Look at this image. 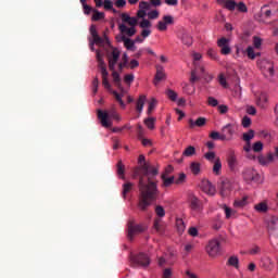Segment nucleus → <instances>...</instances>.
<instances>
[{
    "mask_svg": "<svg viewBox=\"0 0 278 278\" xmlns=\"http://www.w3.org/2000/svg\"><path fill=\"white\" fill-rule=\"evenodd\" d=\"M180 39L182 45H186L187 47H190L192 45V36L187 31H182Z\"/></svg>",
    "mask_w": 278,
    "mask_h": 278,
    "instance_id": "25",
    "label": "nucleus"
},
{
    "mask_svg": "<svg viewBox=\"0 0 278 278\" xmlns=\"http://www.w3.org/2000/svg\"><path fill=\"white\" fill-rule=\"evenodd\" d=\"M154 229H155L156 231H159V232L162 231V219L156 218V219L154 220Z\"/></svg>",
    "mask_w": 278,
    "mask_h": 278,
    "instance_id": "61",
    "label": "nucleus"
},
{
    "mask_svg": "<svg viewBox=\"0 0 278 278\" xmlns=\"http://www.w3.org/2000/svg\"><path fill=\"white\" fill-rule=\"evenodd\" d=\"M139 166L135 170V177H138L139 203L138 207L141 212H147L150 205L157 199V169L155 166L146 162L144 155H139Z\"/></svg>",
    "mask_w": 278,
    "mask_h": 278,
    "instance_id": "1",
    "label": "nucleus"
},
{
    "mask_svg": "<svg viewBox=\"0 0 278 278\" xmlns=\"http://www.w3.org/2000/svg\"><path fill=\"white\" fill-rule=\"evenodd\" d=\"M151 264V257L144 252H140L139 254L130 255V265L132 268H148Z\"/></svg>",
    "mask_w": 278,
    "mask_h": 278,
    "instance_id": "2",
    "label": "nucleus"
},
{
    "mask_svg": "<svg viewBox=\"0 0 278 278\" xmlns=\"http://www.w3.org/2000/svg\"><path fill=\"white\" fill-rule=\"evenodd\" d=\"M162 179H163V186L165 188H168L169 186H173V184H175V177H166V175H162Z\"/></svg>",
    "mask_w": 278,
    "mask_h": 278,
    "instance_id": "32",
    "label": "nucleus"
},
{
    "mask_svg": "<svg viewBox=\"0 0 278 278\" xmlns=\"http://www.w3.org/2000/svg\"><path fill=\"white\" fill-rule=\"evenodd\" d=\"M217 3L219 5H224L226 10H229V12H233L236 10L238 3H236V0H217Z\"/></svg>",
    "mask_w": 278,
    "mask_h": 278,
    "instance_id": "15",
    "label": "nucleus"
},
{
    "mask_svg": "<svg viewBox=\"0 0 278 278\" xmlns=\"http://www.w3.org/2000/svg\"><path fill=\"white\" fill-rule=\"evenodd\" d=\"M98 118L101 121L102 127H112V122L109 118H114V121L121 122V115L116 113V111L111 110L109 113L108 111L98 110Z\"/></svg>",
    "mask_w": 278,
    "mask_h": 278,
    "instance_id": "3",
    "label": "nucleus"
},
{
    "mask_svg": "<svg viewBox=\"0 0 278 278\" xmlns=\"http://www.w3.org/2000/svg\"><path fill=\"white\" fill-rule=\"evenodd\" d=\"M144 125L148 129H155V117H148L144 119Z\"/></svg>",
    "mask_w": 278,
    "mask_h": 278,
    "instance_id": "37",
    "label": "nucleus"
},
{
    "mask_svg": "<svg viewBox=\"0 0 278 278\" xmlns=\"http://www.w3.org/2000/svg\"><path fill=\"white\" fill-rule=\"evenodd\" d=\"M205 123H207V119L205 117H199L197 122H193V119H189V127L190 129H194V127H204Z\"/></svg>",
    "mask_w": 278,
    "mask_h": 278,
    "instance_id": "20",
    "label": "nucleus"
},
{
    "mask_svg": "<svg viewBox=\"0 0 278 278\" xmlns=\"http://www.w3.org/2000/svg\"><path fill=\"white\" fill-rule=\"evenodd\" d=\"M236 8L238 12H242V13L249 12V8H247V4H244V2H239Z\"/></svg>",
    "mask_w": 278,
    "mask_h": 278,
    "instance_id": "46",
    "label": "nucleus"
},
{
    "mask_svg": "<svg viewBox=\"0 0 278 278\" xmlns=\"http://www.w3.org/2000/svg\"><path fill=\"white\" fill-rule=\"evenodd\" d=\"M256 212L265 213L268 212V205L265 202H261L254 206Z\"/></svg>",
    "mask_w": 278,
    "mask_h": 278,
    "instance_id": "35",
    "label": "nucleus"
},
{
    "mask_svg": "<svg viewBox=\"0 0 278 278\" xmlns=\"http://www.w3.org/2000/svg\"><path fill=\"white\" fill-rule=\"evenodd\" d=\"M118 29L122 34H127L129 37L136 36V27L131 26L130 28L127 27L125 24H121Z\"/></svg>",
    "mask_w": 278,
    "mask_h": 278,
    "instance_id": "18",
    "label": "nucleus"
},
{
    "mask_svg": "<svg viewBox=\"0 0 278 278\" xmlns=\"http://www.w3.org/2000/svg\"><path fill=\"white\" fill-rule=\"evenodd\" d=\"M266 103H268V94H266L265 92L256 94V105H258V108H262V110H264V108H266Z\"/></svg>",
    "mask_w": 278,
    "mask_h": 278,
    "instance_id": "16",
    "label": "nucleus"
},
{
    "mask_svg": "<svg viewBox=\"0 0 278 278\" xmlns=\"http://www.w3.org/2000/svg\"><path fill=\"white\" fill-rule=\"evenodd\" d=\"M253 138H255V130L253 129H250L248 132H244L242 136V140H244V142H251Z\"/></svg>",
    "mask_w": 278,
    "mask_h": 278,
    "instance_id": "30",
    "label": "nucleus"
},
{
    "mask_svg": "<svg viewBox=\"0 0 278 278\" xmlns=\"http://www.w3.org/2000/svg\"><path fill=\"white\" fill-rule=\"evenodd\" d=\"M222 169H223V163H220V159H216L213 165V173L215 175H220Z\"/></svg>",
    "mask_w": 278,
    "mask_h": 278,
    "instance_id": "29",
    "label": "nucleus"
},
{
    "mask_svg": "<svg viewBox=\"0 0 278 278\" xmlns=\"http://www.w3.org/2000/svg\"><path fill=\"white\" fill-rule=\"evenodd\" d=\"M134 188V184L126 182L123 185V198L126 199L127 194L131 192V189Z\"/></svg>",
    "mask_w": 278,
    "mask_h": 278,
    "instance_id": "33",
    "label": "nucleus"
},
{
    "mask_svg": "<svg viewBox=\"0 0 278 278\" xmlns=\"http://www.w3.org/2000/svg\"><path fill=\"white\" fill-rule=\"evenodd\" d=\"M190 170L193 175H199L201 173V163L192 162L190 164Z\"/></svg>",
    "mask_w": 278,
    "mask_h": 278,
    "instance_id": "31",
    "label": "nucleus"
},
{
    "mask_svg": "<svg viewBox=\"0 0 278 278\" xmlns=\"http://www.w3.org/2000/svg\"><path fill=\"white\" fill-rule=\"evenodd\" d=\"M186 181V174H179V177L175 180V184L179 186L180 184H184Z\"/></svg>",
    "mask_w": 278,
    "mask_h": 278,
    "instance_id": "62",
    "label": "nucleus"
},
{
    "mask_svg": "<svg viewBox=\"0 0 278 278\" xmlns=\"http://www.w3.org/2000/svg\"><path fill=\"white\" fill-rule=\"evenodd\" d=\"M241 125H242V127H244V129H248V127H251V117L245 115L242 118Z\"/></svg>",
    "mask_w": 278,
    "mask_h": 278,
    "instance_id": "47",
    "label": "nucleus"
},
{
    "mask_svg": "<svg viewBox=\"0 0 278 278\" xmlns=\"http://www.w3.org/2000/svg\"><path fill=\"white\" fill-rule=\"evenodd\" d=\"M103 42H105V39L101 38L99 35L93 37L94 45H99V47H103Z\"/></svg>",
    "mask_w": 278,
    "mask_h": 278,
    "instance_id": "59",
    "label": "nucleus"
},
{
    "mask_svg": "<svg viewBox=\"0 0 278 278\" xmlns=\"http://www.w3.org/2000/svg\"><path fill=\"white\" fill-rule=\"evenodd\" d=\"M134 79H135L134 74H127V75H125V77H124V81H125L126 84H131V81H134Z\"/></svg>",
    "mask_w": 278,
    "mask_h": 278,
    "instance_id": "64",
    "label": "nucleus"
},
{
    "mask_svg": "<svg viewBox=\"0 0 278 278\" xmlns=\"http://www.w3.org/2000/svg\"><path fill=\"white\" fill-rule=\"evenodd\" d=\"M232 190V185H231V180H229L228 178L222 180L220 185H219V194L222 197H229V193Z\"/></svg>",
    "mask_w": 278,
    "mask_h": 278,
    "instance_id": "10",
    "label": "nucleus"
},
{
    "mask_svg": "<svg viewBox=\"0 0 278 278\" xmlns=\"http://www.w3.org/2000/svg\"><path fill=\"white\" fill-rule=\"evenodd\" d=\"M252 151H254V153H262V151H264V143H262V141H256L252 146Z\"/></svg>",
    "mask_w": 278,
    "mask_h": 278,
    "instance_id": "34",
    "label": "nucleus"
},
{
    "mask_svg": "<svg viewBox=\"0 0 278 278\" xmlns=\"http://www.w3.org/2000/svg\"><path fill=\"white\" fill-rule=\"evenodd\" d=\"M205 253L208 257H218L220 255V241L211 239L205 245Z\"/></svg>",
    "mask_w": 278,
    "mask_h": 278,
    "instance_id": "4",
    "label": "nucleus"
},
{
    "mask_svg": "<svg viewBox=\"0 0 278 278\" xmlns=\"http://www.w3.org/2000/svg\"><path fill=\"white\" fill-rule=\"evenodd\" d=\"M224 212L226 215V218H231V216H236V211H233L231 207L224 205Z\"/></svg>",
    "mask_w": 278,
    "mask_h": 278,
    "instance_id": "41",
    "label": "nucleus"
},
{
    "mask_svg": "<svg viewBox=\"0 0 278 278\" xmlns=\"http://www.w3.org/2000/svg\"><path fill=\"white\" fill-rule=\"evenodd\" d=\"M103 5L104 10H112V8H114V3L112 2V0H104Z\"/></svg>",
    "mask_w": 278,
    "mask_h": 278,
    "instance_id": "63",
    "label": "nucleus"
},
{
    "mask_svg": "<svg viewBox=\"0 0 278 278\" xmlns=\"http://www.w3.org/2000/svg\"><path fill=\"white\" fill-rule=\"evenodd\" d=\"M274 160H275V155H273V153H269L267 156H264V155L258 156V163L262 166H266L270 164V162H273Z\"/></svg>",
    "mask_w": 278,
    "mask_h": 278,
    "instance_id": "22",
    "label": "nucleus"
},
{
    "mask_svg": "<svg viewBox=\"0 0 278 278\" xmlns=\"http://www.w3.org/2000/svg\"><path fill=\"white\" fill-rule=\"evenodd\" d=\"M218 81H219L220 86H223V88H229V85L227 84V79L225 78L224 74H220L218 76Z\"/></svg>",
    "mask_w": 278,
    "mask_h": 278,
    "instance_id": "50",
    "label": "nucleus"
},
{
    "mask_svg": "<svg viewBox=\"0 0 278 278\" xmlns=\"http://www.w3.org/2000/svg\"><path fill=\"white\" fill-rule=\"evenodd\" d=\"M189 207L192 210V212H197L198 214H201L203 212V202L200 201L197 195H190L189 197Z\"/></svg>",
    "mask_w": 278,
    "mask_h": 278,
    "instance_id": "7",
    "label": "nucleus"
},
{
    "mask_svg": "<svg viewBox=\"0 0 278 278\" xmlns=\"http://www.w3.org/2000/svg\"><path fill=\"white\" fill-rule=\"evenodd\" d=\"M117 175H125V165H123V161H118L117 163Z\"/></svg>",
    "mask_w": 278,
    "mask_h": 278,
    "instance_id": "51",
    "label": "nucleus"
},
{
    "mask_svg": "<svg viewBox=\"0 0 278 278\" xmlns=\"http://www.w3.org/2000/svg\"><path fill=\"white\" fill-rule=\"evenodd\" d=\"M118 60H121V51L116 48L112 50L110 54H108L109 68L110 71H115L116 64H118Z\"/></svg>",
    "mask_w": 278,
    "mask_h": 278,
    "instance_id": "6",
    "label": "nucleus"
},
{
    "mask_svg": "<svg viewBox=\"0 0 278 278\" xmlns=\"http://www.w3.org/2000/svg\"><path fill=\"white\" fill-rule=\"evenodd\" d=\"M244 181L247 184H257L260 181V173L253 167H248L242 173Z\"/></svg>",
    "mask_w": 278,
    "mask_h": 278,
    "instance_id": "5",
    "label": "nucleus"
},
{
    "mask_svg": "<svg viewBox=\"0 0 278 278\" xmlns=\"http://www.w3.org/2000/svg\"><path fill=\"white\" fill-rule=\"evenodd\" d=\"M155 214H156V216H159V218H164V216H166V211L164 210V206L156 205L155 206Z\"/></svg>",
    "mask_w": 278,
    "mask_h": 278,
    "instance_id": "38",
    "label": "nucleus"
},
{
    "mask_svg": "<svg viewBox=\"0 0 278 278\" xmlns=\"http://www.w3.org/2000/svg\"><path fill=\"white\" fill-rule=\"evenodd\" d=\"M147 229L142 225H134V223L128 224V239L134 240L135 236H138V233H142Z\"/></svg>",
    "mask_w": 278,
    "mask_h": 278,
    "instance_id": "8",
    "label": "nucleus"
},
{
    "mask_svg": "<svg viewBox=\"0 0 278 278\" xmlns=\"http://www.w3.org/2000/svg\"><path fill=\"white\" fill-rule=\"evenodd\" d=\"M163 21L165 23V25H173L175 23V18L173 17V15H165L163 16Z\"/></svg>",
    "mask_w": 278,
    "mask_h": 278,
    "instance_id": "48",
    "label": "nucleus"
},
{
    "mask_svg": "<svg viewBox=\"0 0 278 278\" xmlns=\"http://www.w3.org/2000/svg\"><path fill=\"white\" fill-rule=\"evenodd\" d=\"M201 188L205 194H210L213 197V194H216V188L212 186V182L210 180H203L201 182Z\"/></svg>",
    "mask_w": 278,
    "mask_h": 278,
    "instance_id": "14",
    "label": "nucleus"
},
{
    "mask_svg": "<svg viewBox=\"0 0 278 278\" xmlns=\"http://www.w3.org/2000/svg\"><path fill=\"white\" fill-rule=\"evenodd\" d=\"M266 224H267L268 231H275L278 225V217L270 216L269 218L266 219Z\"/></svg>",
    "mask_w": 278,
    "mask_h": 278,
    "instance_id": "19",
    "label": "nucleus"
},
{
    "mask_svg": "<svg viewBox=\"0 0 278 278\" xmlns=\"http://www.w3.org/2000/svg\"><path fill=\"white\" fill-rule=\"evenodd\" d=\"M144 103H147V96L142 94L137 100L136 110L139 114H142V110H144Z\"/></svg>",
    "mask_w": 278,
    "mask_h": 278,
    "instance_id": "23",
    "label": "nucleus"
},
{
    "mask_svg": "<svg viewBox=\"0 0 278 278\" xmlns=\"http://www.w3.org/2000/svg\"><path fill=\"white\" fill-rule=\"evenodd\" d=\"M210 138L212 140H223V134L218 132V131H212L210 134Z\"/></svg>",
    "mask_w": 278,
    "mask_h": 278,
    "instance_id": "49",
    "label": "nucleus"
},
{
    "mask_svg": "<svg viewBox=\"0 0 278 278\" xmlns=\"http://www.w3.org/2000/svg\"><path fill=\"white\" fill-rule=\"evenodd\" d=\"M235 207H244L247 205V199L237 200L233 203Z\"/></svg>",
    "mask_w": 278,
    "mask_h": 278,
    "instance_id": "58",
    "label": "nucleus"
},
{
    "mask_svg": "<svg viewBox=\"0 0 278 278\" xmlns=\"http://www.w3.org/2000/svg\"><path fill=\"white\" fill-rule=\"evenodd\" d=\"M273 17V10L268 9V5H264L261 9V18L268 21V18Z\"/></svg>",
    "mask_w": 278,
    "mask_h": 278,
    "instance_id": "24",
    "label": "nucleus"
},
{
    "mask_svg": "<svg viewBox=\"0 0 278 278\" xmlns=\"http://www.w3.org/2000/svg\"><path fill=\"white\" fill-rule=\"evenodd\" d=\"M113 97H115V99L119 103L121 108H125V102L123 101V97L121 96V93L113 91Z\"/></svg>",
    "mask_w": 278,
    "mask_h": 278,
    "instance_id": "44",
    "label": "nucleus"
},
{
    "mask_svg": "<svg viewBox=\"0 0 278 278\" xmlns=\"http://www.w3.org/2000/svg\"><path fill=\"white\" fill-rule=\"evenodd\" d=\"M129 62V58L127 54L123 55V62L118 64V71L122 73L123 68H126L127 63Z\"/></svg>",
    "mask_w": 278,
    "mask_h": 278,
    "instance_id": "43",
    "label": "nucleus"
},
{
    "mask_svg": "<svg viewBox=\"0 0 278 278\" xmlns=\"http://www.w3.org/2000/svg\"><path fill=\"white\" fill-rule=\"evenodd\" d=\"M260 251H262V249L260 248V245H254L253 248H251L249 250V254L250 255H257L260 254Z\"/></svg>",
    "mask_w": 278,
    "mask_h": 278,
    "instance_id": "55",
    "label": "nucleus"
},
{
    "mask_svg": "<svg viewBox=\"0 0 278 278\" xmlns=\"http://www.w3.org/2000/svg\"><path fill=\"white\" fill-rule=\"evenodd\" d=\"M102 18H105V13L94 10L92 21H101Z\"/></svg>",
    "mask_w": 278,
    "mask_h": 278,
    "instance_id": "42",
    "label": "nucleus"
},
{
    "mask_svg": "<svg viewBox=\"0 0 278 278\" xmlns=\"http://www.w3.org/2000/svg\"><path fill=\"white\" fill-rule=\"evenodd\" d=\"M227 265L232 266L233 268H236V270H238L240 268V260L238 258V256H230L227 261Z\"/></svg>",
    "mask_w": 278,
    "mask_h": 278,
    "instance_id": "27",
    "label": "nucleus"
},
{
    "mask_svg": "<svg viewBox=\"0 0 278 278\" xmlns=\"http://www.w3.org/2000/svg\"><path fill=\"white\" fill-rule=\"evenodd\" d=\"M182 155L185 157H192V155H197V149L194 148V146H189L185 149Z\"/></svg>",
    "mask_w": 278,
    "mask_h": 278,
    "instance_id": "28",
    "label": "nucleus"
},
{
    "mask_svg": "<svg viewBox=\"0 0 278 278\" xmlns=\"http://www.w3.org/2000/svg\"><path fill=\"white\" fill-rule=\"evenodd\" d=\"M123 23H127L130 27H136L138 25V17H131L127 13H122Z\"/></svg>",
    "mask_w": 278,
    "mask_h": 278,
    "instance_id": "17",
    "label": "nucleus"
},
{
    "mask_svg": "<svg viewBox=\"0 0 278 278\" xmlns=\"http://www.w3.org/2000/svg\"><path fill=\"white\" fill-rule=\"evenodd\" d=\"M188 233L192 238H197V236H199V229H197V227H190Z\"/></svg>",
    "mask_w": 278,
    "mask_h": 278,
    "instance_id": "60",
    "label": "nucleus"
},
{
    "mask_svg": "<svg viewBox=\"0 0 278 278\" xmlns=\"http://www.w3.org/2000/svg\"><path fill=\"white\" fill-rule=\"evenodd\" d=\"M111 71H112V77L115 86H121V75L118 74V72H116V70H111Z\"/></svg>",
    "mask_w": 278,
    "mask_h": 278,
    "instance_id": "39",
    "label": "nucleus"
},
{
    "mask_svg": "<svg viewBox=\"0 0 278 278\" xmlns=\"http://www.w3.org/2000/svg\"><path fill=\"white\" fill-rule=\"evenodd\" d=\"M97 61H98V66L100 68L102 77H108V67L105 65V61H103V55L101 54V51L97 50Z\"/></svg>",
    "mask_w": 278,
    "mask_h": 278,
    "instance_id": "12",
    "label": "nucleus"
},
{
    "mask_svg": "<svg viewBox=\"0 0 278 278\" xmlns=\"http://www.w3.org/2000/svg\"><path fill=\"white\" fill-rule=\"evenodd\" d=\"M233 134H236V130H233V126L231 124H228L222 128V140H231L233 138Z\"/></svg>",
    "mask_w": 278,
    "mask_h": 278,
    "instance_id": "11",
    "label": "nucleus"
},
{
    "mask_svg": "<svg viewBox=\"0 0 278 278\" xmlns=\"http://www.w3.org/2000/svg\"><path fill=\"white\" fill-rule=\"evenodd\" d=\"M166 94H167L168 99H170V101H177V92H175V90L168 89L166 91Z\"/></svg>",
    "mask_w": 278,
    "mask_h": 278,
    "instance_id": "45",
    "label": "nucleus"
},
{
    "mask_svg": "<svg viewBox=\"0 0 278 278\" xmlns=\"http://www.w3.org/2000/svg\"><path fill=\"white\" fill-rule=\"evenodd\" d=\"M207 55L211 60H218V53H216V50L214 49H208Z\"/></svg>",
    "mask_w": 278,
    "mask_h": 278,
    "instance_id": "56",
    "label": "nucleus"
},
{
    "mask_svg": "<svg viewBox=\"0 0 278 278\" xmlns=\"http://www.w3.org/2000/svg\"><path fill=\"white\" fill-rule=\"evenodd\" d=\"M159 16H160V12H157V10H153L148 13V18H150L151 21H154Z\"/></svg>",
    "mask_w": 278,
    "mask_h": 278,
    "instance_id": "54",
    "label": "nucleus"
},
{
    "mask_svg": "<svg viewBox=\"0 0 278 278\" xmlns=\"http://www.w3.org/2000/svg\"><path fill=\"white\" fill-rule=\"evenodd\" d=\"M164 77H166V75L164 74V67H162V65H157L154 84H157V81H162V79H164Z\"/></svg>",
    "mask_w": 278,
    "mask_h": 278,
    "instance_id": "26",
    "label": "nucleus"
},
{
    "mask_svg": "<svg viewBox=\"0 0 278 278\" xmlns=\"http://www.w3.org/2000/svg\"><path fill=\"white\" fill-rule=\"evenodd\" d=\"M228 168L233 172L238 168V157L236 156V152L230 151L227 157Z\"/></svg>",
    "mask_w": 278,
    "mask_h": 278,
    "instance_id": "13",
    "label": "nucleus"
},
{
    "mask_svg": "<svg viewBox=\"0 0 278 278\" xmlns=\"http://www.w3.org/2000/svg\"><path fill=\"white\" fill-rule=\"evenodd\" d=\"M247 53H248V58L250 59V60H253L254 58H255V50L253 49V47H248V49H247Z\"/></svg>",
    "mask_w": 278,
    "mask_h": 278,
    "instance_id": "57",
    "label": "nucleus"
},
{
    "mask_svg": "<svg viewBox=\"0 0 278 278\" xmlns=\"http://www.w3.org/2000/svg\"><path fill=\"white\" fill-rule=\"evenodd\" d=\"M139 27H141V29H149V27H151V22L149 20H142L139 24Z\"/></svg>",
    "mask_w": 278,
    "mask_h": 278,
    "instance_id": "52",
    "label": "nucleus"
},
{
    "mask_svg": "<svg viewBox=\"0 0 278 278\" xmlns=\"http://www.w3.org/2000/svg\"><path fill=\"white\" fill-rule=\"evenodd\" d=\"M207 103H208V105H211V108L218 106V100H216V98H214V97H208Z\"/></svg>",
    "mask_w": 278,
    "mask_h": 278,
    "instance_id": "53",
    "label": "nucleus"
},
{
    "mask_svg": "<svg viewBox=\"0 0 278 278\" xmlns=\"http://www.w3.org/2000/svg\"><path fill=\"white\" fill-rule=\"evenodd\" d=\"M156 106H157V100L155 98H152L151 101L149 102L148 114H151Z\"/></svg>",
    "mask_w": 278,
    "mask_h": 278,
    "instance_id": "40",
    "label": "nucleus"
},
{
    "mask_svg": "<svg viewBox=\"0 0 278 278\" xmlns=\"http://www.w3.org/2000/svg\"><path fill=\"white\" fill-rule=\"evenodd\" d=\"M217 47H219L222 55H229L231 53L229 39H227L226 37H222L217 40Z\"/></svg>",
    "mask_w": 278,
    "mask_h": 278,
    "instance_id": "9",
    "label": "nucleus"
},
{
    "mask_svg": "<svg viewBox=\"0 0 278 278\" xmlns=\"http://www.w3.org/2000/svg\"><path fill=\"white\" fill-rule=\"evenodd\" d=\"M122 42H124V47L128 50V51H134L135 47H136V42L125 36L121 37Z\"/></svg>",
    "mask_w": 278,
    "mask_h": 278,
    "instance_id": "21",
    "label": "nucleus"
},
{
    "mask_svg": "<svg viewBox=\"0 0 278 278\" xmlns=\"http://www.w3.org/2000/svg\"><path fill=\"white\" fill-rule=\"evenodd\" d=\"M176 227L179 233H184V231H186V224L184 223V219L181 218L176 219Z\"/></svg>",
    "mask_w": 278,
    "mask_h": 278,
    "instance_id": "36",
    "label": "nucleus"
}]
</instances>
